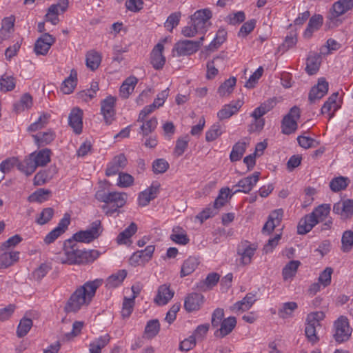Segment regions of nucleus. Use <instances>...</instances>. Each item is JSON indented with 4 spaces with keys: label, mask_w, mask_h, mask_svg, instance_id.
Instances as JSON below:
<instances>
[{
    "label": "nucleus",
    "mask_w": 353,
    "mask_h": 353,
    "mask_svg": "<svg viewBox=\"0 0 353 353\" xmlns=\"http://www.w3.org/2000/svg\"><path fill=\"white\" fill-rule=\"evenodd\" d=\"M103 283L102 279H95L85 283L70 296L65 306L66 312H77L83 306H88L96 294L97 288Z\"/></svg>",
    "instance_id": "1"
},
{
    "label": "nucleus",
    "mask_w": 353,
    "mask_h": 353,
    "mask_svg": "<svg viewBox=\"0 0 353 353\" xmlns=\"http://www.w3.org/2000/svg\"><path fill=\"white\" fill-rule=\"evenodd\" d=\"M96 199L101 202L106 203L102 206V209L105 211V214L112 216L114 213L119 212V209L122 208L126 203L128 195L125 192L97 191L95 194Z\"/></svg>",
    "instance_id": "2"
},
{
    "label": "nucleus",
    "mask_w": 353,
    "mask_h": 353,
    "mask_svg": "<svg viewBox=\"0 0 353 353\" xmlns=\"http://www.w3.org/2000/svg\"><path fill=\"white\" fill-rule=\"evenodd\" d=\"M64 257H59L61 263L69 265L82 263V250H79L77 243L72 239H67L63 243Z\"/></svg>",
    "instance_id": "3"
},
{
    "label": "nucleus",
    "mask_w": 353,
    "mask_h": 353,
    "mask_svg": "<svg viewBox=\"0 0 353 353\" xmlns=\"http://www.w3.org/2000/svg\"><path fill=\"white\" fill-rule=\"evenodd\" d=\"M101 232V223L99 220H96L91 223L90 228L76 232L70 239L77 243L78 242L89 243L97 239Z\"/></svg>",
    "instance_id": "4"
},
{
    "label": "nucleus",
    "mask_w": 353,
    "mask_h": 353,
    "mask_svg": "<svg viewBox=\"0 0 353 353\" xmlns=\"http://www.w3.org/2000/svg\"><path fill=\"white\" fill-rule=\"evenodd\" d=\"M334 327L335 332L333 336L337 343H341L349 340L352 329L347 317L341 316L335 321Z\"/></svg>",
    "instance_id": "5"
},
{
    "label": "nucleus",
    "mask_w": 353,
    "mask_h": 353,
    "mask_svg": "<svg viewBox=\"0 0 353 353\" xmlns=\"http://www.w3.org/2000/svg\"><path fill=\"white\" fill-rule=\"evenodd\" d=\"M300 109L297 106L292 107L290 112L284 116L281 121V132L284 134H291L298 128L297 120L300 118Z\"/></svg>",
    "instance_id": "6"
},
{
    "label": "nucleus",
    "mask_w": 353,
    "mask_h": 353,
    "mask_svg": "<svg viewBox=\"0 0 353 353\" xmlns=\"http://www.w3.org/2000/svg\"><path fill=\"white\" fill-rule=\"evenodd\" d=\"M203 40L204 37L203 36L198 41H179L175 43L173 52L176 51L178 57L192 54L198 51Z\"/></svg>",
    "instance_id": "7"
},
{
    "label": "nucleus",
    "mask_w": 353,
    "mask_h": 353,
    "mask_svg": "<svg viewBox=\"0 0 353 353\" xmlns=\"http://www.w3.org/2000/svg\"><path fill=\"white\" fill-rule=\"evenodd\" d=\"M212 12L209 9L199 10L191 16V21L201 33H203L206 31L208 21L212 18Z\"/></svg>",
    "instance_id": "8"
},
{
    "label": "nucleus",
    "mask_w": 353,
    "mask_h": 353,
    "mask_svg": "<svg viewBox=\"0 0 353 353\" xmlns=\"http://www.w3.org/2000/svg\"><path fill=\"white\" fill-rule=\"evenodd\" d=\"M115 103L116 99L110 95L101 102V112L107 125H110L115 119Z\"/></svg>",
    "instance_id": "9"
},
{
    "label": "nucleus",
    "mask_w": 353,
    "mask_h": 353,
    "mask_svg": "<svg viewBox=\"0 0 353 353\" xmlns=\"http://www.w3.org/2000/svg\"><path fill=\"white\" fill-rule=\"evenodd\" d=\"M329 84L325 78H320L316 85L312 87L308 94L310 103H315L321 99L328 92Z\"/></svg>",
    "instance_id": "10"
},
{
    "label": "nucleus",
    "mask_w": 353,
    "mask_h": 353,
    "mask_svg": "<svg viewBox=\"0 0 353 353\" xmlns=\"http://www.w3.org/2000/svg\"><path fill=\"white\" fill-rule=\"evenodd\" d=\"M55 37L49 33L43 34L34 43V51L37 55H46L54 43Z\"/></svg>",
    "instance_id": "11"
},
{
    "label": "nucleus",
    "mask_w": 353,
    "mask_h": 353,
    "mask_svg": "<svg viewBox=\"0 0 353 353\" xmlns=\"http://www.w3.org/2000/svg\"><path fill=\"white\" fill-rule=\"evenodd\" d=\"M256 250V246L251 244L248 241H241L237 248V254L241 256V263L248 265L252 261V258Z\"/></svg>",
    "instance_id": "12"
},
{
    "label": "nucleus",
    "mask_w": 353,
    "mask_h": 353,
    "mask_svg": "<svg viewBox=\"0 0 353 353\" xmlns=\"http://www.w3.org/2000/svg\"><path fill=\"white\" fill-rule=\"evenodd\" d=\"M128 164V160L123 154L115 156L108 164L105 170V175L108 176L119 174Z\"/></svg>",
    "instance_id": "13"
},
{
    "label": "nucleus",
    "mask_w": 353,
    "mask_h": 353,
    "mask_svg": "<svg viewBox=\"0 0 353 353\" xmlns=\"http://www.w3.org/2000/svg\"><path fill=\"white\" fill-rule=\"evenodd\" d=\"M333 212L340 215L342 219H351L353 216V200L348 199L334 203Z\"/></svg>",
    "instance_id": "14"
},
{
    "label": "nucleus",
    "mask_w": 353,
    "mask_h": 353,
    "mask_svg": "<svg viewBox=\"0 0 353 353\" xmlns=\"http://www.w3.org/2000/svg\"><path fill=\"white\" fill-rule=\"evenodd\" d=\"M353 8V0H339L335 2L327 18L332 21L338 17L345 14Z\"/></svg>",
    "instance_id": "15"
},
{
    "label": "nucleus",
    "mask_w": 353,
    "mask_h": 353,
    "mask_svg": "<svg viewBox=\"0 0 353 353\" xmlns=\"http://www.w3.org/2000/svg\"><path fill=\"white\" fill-rule=\"evenodd\" d=\"M260 175L259 172H254L248 176L241 179L235 185L239 187V189L236 190L232 194L240 192L249 193L259 181Z\"/></svg>",
    "instance_id": "16"
},
{
    "label": "nucleus",
    "mask_w": 353,
    "mask_h": 353,
    "mask_svg": "<svg viewBox=\"0 0 353 353\" xmlns=\"http://www.w3.org/2000/svg\"><path fill=\"white\" fill-rule=\"evenodd\" d=\"M19 252H10L8 249L0 248V269L7 268L12 265L19 259Z\"/></svg>",
    "instance_id": "17"
},
{
    "label": "nucleus",
    "mask_w": 353,
    "mask_h": 353,
    "mask_svg": "<svg viewBox=\"0 0 353 353\" xmlns=\"http://www.w3.org/2000/svg\"><path fill=\"white\" fill-rule=\"evenodd\" d=\"M164 46L162 43H157L153 48L150 54V63L156 70L161 69L165 63V58L163 55Z\"/></svg>",
    "instance_id": "18"
},
{
    "label": "nucleus",
    "mask_w": 353,
    "mask_h": 353,
    "mask_svg": "<svg viewBox=\"0 0 353 353\" xmlns=\"http://www.w3.org/2000/svg\"><path fill=\"white\" fill-rule=\"evenodd\" d=\"M83 111L79 108H73L68 117L70 126L77 134L82 132L83 128Z\"/></svg>",
    "instance_id": "19"
},
{
    "label": "nucleus",
    "mask_w": 353,
    "mask_h": 353,
    "mask_svg": "<svg viewBox=\"0 0 353 353\" xmlns=\"http://www.w3.org/2000/svg\"><path fill=\"white\" fill-rule=\"evenodd\" d=\"M243 104V101L237 100L236 101H232L229 104L225 105L223 108L218 112V118L219 120H223L230 118L239 111Z\"/></svg>",
    "instance_id": "20"
},
{
    "label": "nucleus",
    "mask_w": 353,
    "mask_h": 353,
    "mask_svg": "<svg viewBox=\"0 0 353 353\" xmlns=\"http://www.w3.org/2000/svg\"><path fill=\"white\" fill-rule=\"evenodd\" d=\"M204 296L200 293H191L185 299L184 307L188 312L199 310L203 303Z\"/></svg>",
    "instance_id": "21"
},
{
    "label": "nucleus",
    "mask_w": 353,
    "mask_h": 353,
    "mask_svg": "<svg viewBox=\"0 0 353 353\" xmlns=\"http://www.w3.org/2000/svg\"><path fill=\"white\" fill-rule=\"evenodd\" d=\"M174 292L170 288V285L166 284L159 287L157 294L154 298V302L159 305H166L172 299Z\"/></svg>",
    "instance_id": "22"
},
{
    "label": "nucleus",
    "mask_w": 353,
    "mask_h": 353,
    "mask_svg": "<svg viewBox=\"0 0 353 353\" xmlns=\"http://www.w3.org/2000/svg\"><path fill=\"white\" fill-rule=\"evenodd\" d=\"M236 325V320L235 317L230 316L224 319L221 323L220 328L215 331L214 336L219 338H223L232 332Z\"/></svg>",
    "instance_id": "23"
},
{
    "label": "nucleus",
    "mask_w": 353,
    "mask_h": 353,
    "mask_svg": "<svg viewBox=\"0 0 353 353\" xmlns=\"http://www.w3.org/2000/svg\"><path fill=\"white\" fill-rule=\"evenodd\" d=\"M32 157L33 155L30 154L28 156L26 157L23 161H19L17 159V169L26 176L31 175L37 168Z\"/></svg>",
    "instance_id": "24"
},
{
    "label": "nucleus",
    "mask_w": 353,
    "mask_h": 353,
    "mask_svg": "<svg viewBox=\"0 0 353 353\" xmlns=\"http://www.w3.org/2000/svg\"><path fill=\"white\" fill-rule=\"evenodd\" d=\"M255 301V294L252 293H248L242 300L235 303L231 307V310L234 312L248 310Z\"/></svg>",
    "instance_id": "25"
},
{
    "label": "nucleus",
    "mask_w": 353,
    "mask_h": 353,
    "mask_svg": "<svg viewBox=\"0 0 353 353\" xmlns=\"http://www.w3.org/2000/svg\"><path fill=\"white\" fill-rule=\"evenodd\" d=\"M15 19L13 16L5 17L1 22L0 29V41L8 39L10 33L14 30Z\"/></svg>",
    "instance_id": "26"
},
{
    "label": "nucleus",
    "mask_w": 353,
    "mask_h": 353,
    "mask_svg": "<svg viewBox=\"0 0 353 353\" xmlns=\"http://www.w3.org/2000/svg\"><path fill=\"white\" fill-rule=\"evenodd\" d=\"M50 149L45 148L41 150L35 151L32 152L30 154L33 155L32 159L34 162L37 167L45 166L50 161Z\"/></svg>",
    "instance_id": "27"
},
{
    "label": "nucleus",
    "mask_w": 353,
    "mask_h": 353,
    "mask_svg": "<svg viewBox=\"0 0 353 353\" xmlns=\"http://www.w3.org/2000/svg\"><path fill=\"white\" fill-rule=\"evenodd\" d=\"M138 79L134 76L128 77L122 83L120 88V96L123 99H128L130 94L133 92Z\"/></svg>",
    "instance_id": "28"
},
{
    "label": "nucleus",
    "mask_w": 353,
    "mask_h": 353,
    "mask_svg": "<svg viewBox=\"0 0 353 353\" xmlns=\"http://www.w3.org/2000/svg\"><path fill=\"white\" fill-rule=\"evenodd\" d=\"M323 18L321 14H315L312 16L307 24V26L304 31L303 35L305 38L312 37V33L320 28L323 24Z\"/></svg>",
    "instance_id": "29"
},
{
    "label": "nucleus",
    "mask_w": 353,
    "mask_h": 353,
    "mask_svg": "<svg viewBox=\"0 0 353 353\" xmlns=\"http://www.w3.org/2000/svg\"><path fill=\"white\" fill-rule=\"evenodd\" d=\"M276 103L273 99H269L267 101L262 103L259 107L254 109L252 112L251 117L254 119H259L262 117L266 113L273 109Z\"/></svg>",
    "instance_id": "30"
},
{
    "label": "nucleus",
    "mask_w": 353,
    "mask_h": 353,
    "mask_svg": "<svg viewBox=\"0 0 353 353\" xmlns=\"http://www.w3.org/2000/svg\"><path fill=\"white\" fill-rule=\"evenodd\" d=\"M276 103L273 99H269L267 101L262 103L259 107L254 109L252 112L251 117L254 119H259L262 117L266 113L273 109Z\"/></svg>",
    "instance_id": "31"
},
{
    "label": "nucleus",
    "mask_w": 353,
    "mask_h": 353,
    "mask_svg": "<svg viewBox=\"0 0 353 353\" xmlns=\"http://www.w3.org/2000/svg\"><path fill=\"white\" fill-rule=\"evenodd\" d=\"M276 103L273 99H269L267 101L262 103L259 107L254 109L252 112L251 117L254 119H259L262 117L266 113L273 109Z\"/></svg>",
    "instance_id": "32"
},
{
    "label": "nucleus",
    "mask_w": 353,
    "mask_h": 353,
    "mask_svg": "<svg viewBox=\"0 0 353 353\" xmlns=\"http://www.w3.org/2000/svg\"><path fill=\"white\" fill-rule=\"evenodd\" d=\"M77 83V73L72 70L70 76L61 84V90L64 94H69L73 92Z\"/></svg>",
    "instance_id": "33"
},
{
    "label": "nucleus",
    "mask_w": 353,
    "mask_h": 353,
    "mask_svg": "<svg viewBox=\"0 0 353 353\" xmlns=\"http://www.w3.org/2000/svg\"><path fill=\"white\" fill-rule=\"evenodd\" d=\"M199 264V261L196 257L190 256L185 260L180 272L181 277H185L191 274L196 270Z\"/></svg>",
    "instance_id": "34"
},
{
    "label": "nucleus",
    "mask_w": 353,
    "mask_h": 353,
    "mask_svg": "<svg viewBox=\"0 0 353 353\" xmlns=\"http://www.w3.org/2000/svg\"><path fill=\"white\" fill-rule=\"evenodd\" d=\"M321 65V57L314 54L310 55L306 61L305 71L309 75L315 74L319 70Z\"/></svg>",
    "instance_id": "35"
},
{
    "label": "nucleus",
    "mask_w": 353,
    "mask_h": 353,
    "mask_svg": "<svg viewBox=\"0 0 353 353\" xmlns=\"http://www.w3.org/2000/svg\"><path fill=\"white\" fill-rule=\"evenodd\" d=\"M137 225L132 222L130 225L123 232L119 233L117 237V242L119 245L127 244L129 239L137 232Z\"/></svg>",
    "instance_id": "36"
},
{
    "label": "nucleus",
    "mask_w": 353,
    "mask_h": 353,
    "mask_svg": "<svg viewBox=\"0 0 353 353\" xmlns=\"http://www.w3.org/2000/svg\"><path fill=\"white\" fill-rule=\"evenodd\" d=\"M32 137L39 147H43L50 143L54 139L55 134L52 130H49L46 132L33 134Z\"/></svg>",
    "instance_id": "37"
},
{
    "label": "nucleus",
    "mask_w": 353,
    "mask_h": 353,
    "mask_svg": "<svg viewBox=\"0 0 353 353\" xmlns=\"http://www.w3.org/2000/svg\"><path fill=\"white\" fill-rule=\"evenodd\" d=\"M316 225V223L313 220V218H311L309 214H307L299 221L297 226V232L299 234H305Z\"/></svg>",
    "instance_id": "38"
},
{
    "label": "nucleus",
    "mask_w": 353,
    "mask_h": 353,
    "mask_svg": "<svg viewBox=\"0 0 353 353\" xmlns=\"http://www.w3.org/2000/svg\"><path fill=\"white\" fill-rule=\"evenodd\" d=\"M32 105V97L28 93L23 94L19 101L14 104V110L20 113L30 109Z\"/></svg>",
    "instance_id": "39"
},
{
    "label": "nucleus",
    "mask_w": 353,
    "mask_h": 353,
    "mask_svg": "<svg viewBox=\"0 0 353 353\" xmlns=\"http://www.w3.org/2000/svg\"><path fill=\"white\" fill-rule=\"evenodd\" d=\"M127 276L125 270H119L117 273L110 275L106 281V286L109 288H114L122 283Z\"/></svg>",
    "instance_id": "40"
},
{
    "label": "nucleus",
    "mask_w": 353,
    "mask_h": 353,
    "mask_svg": "<svg viewBox=\"0 0 353 353\" xmlns=\"http://www.w3.org/2000/svg\"><path fill=\"white\" fill-rule=\"evenodd\" d=\"M330 211V205L323 204L316 208L312 213L309 214V215L311 218H313V220L317 224L320 221H323L324 218H325L329 214Z\"/></svg>",
    "instance_id": "41"
},
{
    "label": "nucleus",
    "mask_w": 353,
    "mask_h": 353,
    "mask_svg": "<svg viewBox=\"0 0 353 353\" xmlns=\"http://www.w3.org/2000/svg\"><path fill=\"white\" fill-rule=\"evenodd\" d=\"M51 191L44 188H40L32 193L28 198L30 203L37 202L41 203L48 200Z\"/></svg>",
    "instance_id": "42"
},
{
    "label": "nucleus",
    "mask_w": 353,
    "mask_h": 353,
    "mask_svg": "<svg viewBox=\"0 0 353 353\" xmlns=\"http://www.w3.org/2000/svg\"><path fill=\"white\" fill-rule=\"evenodd\" d=\"M85 61L87 67L94 71L101 63V57L99 52L92 50L87 52Z\"/></svg>",
    "instance_id": "43"
},
{
    "label": "nucleus",
    "mask_w": 353,
    "mask_h": 353,
    "mask_svg": "<svg viewBox=\"0 0 353 353\" xmlns=\"http://www.w3.org/2000/svg\"><path fill=\"white\" fill-rule=\"evenodd\" d=\"M170 239L176 243L183 245L188 244L190 241L185 231L180 227H175L172 229V234L170 235Z\"/></svg>",
    "instance_id": "44"
},
{
    "label": "nucleus",
    "mask_w": 353,
    "mask_h": 353,
    "mask_svg": "<svg viewBox=\"0 0 353 353\" xmlns=\"http://www.w3.org/2000/svg\"><path fill=\"white\" fill-rule=\"evenodd\" d=\"M246 150L245 142L238 141L233 147L230 154V159L232 162L239 161Z\"/></svg>",
    "instance_id": "45"
},
{
    "label": "nucleus",
    "mask_w": 353,
    "mask_h": 353,
    "mask_svg": "<svg viewBox=\"0 0 353 353\" xmlns=\"http://www.w3.org/2000/svg\"><path fill=\"white\" fill-rule=\"evenodd\" d=\"M350 180L347 177L345 176H338L335 177L330 183V188L332 191L334 192H339L341 190H345Z\"/></svg>",
    "instance_id": "46"
},
{
    "label": "nucleus",
    "mask_w": 353,
    "mask_h": 353,
    "mask_svg": "<svg viewBox=\"0 0 353 353\" xmlns=\"http://www.w3.org/2000/svg\"><path fill=\"white\" fill-rule=\"evenodd\" d=\"M236 83V79L235 77H230L225 80L218 88L217 92L219 96L225 97L232 93Z\"/></svg>",
    "instance_id": "47"
},
{
    "label": "nucleus",
    "mask_w": 353,
    "mask_h": 353,
    "mask_svg": "<svg viewBox=\"0 0 353 353\" xmlns=\"http://www.w3.org/2000/svg\"><path fill=\"white\" fill-rule=\"evenodd\" d=\"M160 330V323L157 319H152L148 321L144 334L148 339H152L156 336Z\"/></svg>",
    "instance_id": "48"
},
{
    "label": "nucleus",
    "mask_w": 353,
    "mask_h": 353,
    "mask_svg": "<svg viewBox=\"0 0 353 353\" xmlns=\"http://www.w3.org/2000/svg\"><path fill=\"white\" fill-rule=\"evenodd\" d=\"M225 59L224 52H221L219 55L214 57L212 61L207 63V74L206 77L208 79H213L217 74L218 70L215 68V62L218 61H223Z\"/></svg>",
    "instance_id": "49"
},
{
    "label": "nucleus",
    "mask_w": 353,
    "mask_h": 353,
    "mask_svg": "<svg viewBox=\"0 0 353 353\" xmlns=\"http://www.w3.org/2000/svg\"><path fill=\"white\" fill-rule=\"evenodd\" d=\"M341 250L343 252H349L353 248V231L345 230L341 237Z\"/></svg>",
    "instance_id": "50"
},
{
    "label": "nucleus",
    "mask_w": 353,
    "mask_h": 353,
    "mask_svg": "<svg viewBox=\"0 0 353 353\" xmlns=\"http://www.w3.org/2000/svg\"><path fill=\"white\" fill-rule=\"evenodd\" d=\"M300 264L299 261H290L282 270L283 279L286 281L294 277Z\"/></svg>",
    "instance_id": "51"
},
{
    "label": "nucleus",
    "mask_w": 353,
    "mask_h": 353,
    "mask_svg": "<svg viewBox=\"0 0 353 353\" xmlns=\"http://www.w3.org/2000/svg\"><path fill=\"white\" fill-rule=\"evenodd\" d=\"M32 327V320L23 317L21 319L17 330V335L19 338L25 336Z\"/></svg>",
    "instance_id": "52"
},
{
    "label": "nucleus",
    "mask_w": 353,
    "mask_h": 353,
    "mask_svg": "<svg viewBox=\"0 0 353 353\" xmlns=\"http://www.w3.org/2000/svg\"><path fill=\"white\" fill-rule=\"evenodd\" d=\"M316 321L314 323L307 322L305 328V334L309 342L312 344L317 343L319 341V338L316 335Z\"/></svg>",
    "instance_id": "53"
},
{
    "label": "nucleus",
    "mask_w": 353,
    "mask_h": 353,
    "mask_svg": "<svg viewBox=\"0 0 353 353\" xmlns=\"http://www.w3.org/2000/svg\"><path fill=\"white\" fill-rule=\"evenodd\" d=\"M227 32L224 29H219L216 37L208 46V50H214L218 48L226 39Z\"/></svg>",
    "instance_id": "54"
},
{
    "label": "nucleus",
    "mask_w": 353,
    "mask_h": 353,
    "mask_svg": "<svg viewBox=\"0 0 353 353\" xmlns=\"http://www.w3.org/2000/svg\"><path fill=\"white\" fill-rule=\"evenodd\" d=\"M339 92H334L328 97L321 108V112L322 114L330 112L332 108H334V111H336L338 109L339 107L336 104Z\"/></svg>",
    "instance_id": "55"
},
{
    "label": "nucleus",
    "mask_w": 353,
    "mask_h": 353,
    "mask_svg": "<svg viewBox=\"0 0 353 353\" xmlns=\"http://www.w3.org/2000/svg\"><path fill=\"white\" fill-rule=\"evenodd\" d=\"M219 210L216 207H215L213 204L208 205L205 209H203L200 213H199L196 219H199L201 223H203L204 221L214 216L216 214H218Z\"/></svg>",
    "instance_id": "56"
},
{
    "label": "nucleus",
    "mask_w": 353,
    "mask_h": 353,
    "mask_svg": "<svg viewBox=\"0 0 353 353\" xmlns=\"http://www.w3.org/2000/svg\"><path fill=\"white\" fill-rule=\"evenodd\" d=\"M298 305L296 302H287L283 304L281 308L278 311L279 316L282 319H286L290 316L292 312L297 309Z\"/></svg>",
    "instance_id": "57"
},
{
    "label": "nucleus",
    "mask_w": 353,
    "mask_h": 353,
    "mask_svg": "<svg viewBox=\"0 0 353 353\" xmlns=\"http://www.w3.org/2000/svg\"><path fill=\"white\" fill-rule=\"evenodd\" d=\"M54 209L52 208H44L36 219V223L43 225L48 223L54 216Z\"/></svg>",
    "instance_id": "58"
},
{
    "label": "nucleus",
    "mask_w": 353,
    "mask_h": 353,
    "mask_svg": "<svg viewBox=\"0 0 353 353\" xmlns=\"http://www.w3.org/2000/svg\"><path fill=\"white\" fill-rule=\"evenodd\" d=\"M230 191V190L229 188H223L219 190V195L213 203L218 210L224 206L227 203Z\"/></svg>",
    "instance_id": "59"
},
{
    "label": "nucleus",
    "mask_w": 353,
    "mask_h": 353,
    "mask_svg": "<svg viewBox=\"0 0 353 353\" xmlns=\"http://www.w3.org/2000/svg\"><path fill=\"white\" fill-rule=\"evenodd\" d=\"M157 123V118L152 117L141 125L139 132H141L143 136H147L156 129Z\"/></svg>",
    "instance_id": "60"
},
{
    "label": "nucleus",
    "mask_w": 353,
    "mask_h": 353,
    "mask_svg": "<svg viewBox=\"0 0 353 353\" xmlns=\"http://www.w3.org/2000/svg\"><path fill=\"white\" fill-rule=\"evenodd\" d=\"M190 141V137L188 135L179 138L176 141V145L174 148V152L177 156L182 155L186 148H188V143Z\"/></svg>",
    "instance_id": "61"
},
{
    "label": "nucleus",
    "mask_w": 353,
    "mask_h": 353,
    "mask_svg": "<svg viewBox=\"0 0 353 353\" xmlns=\"http://www.w3.org/2000/svg\"><path fill=\"white\" fill-rule=\"evenodd\" d=\"M0 85L1 91H11L15 88V79L12 76H2L0 79Z\"/></svg>",
    "instance_id": "62"
},
{
    "label": "nucleus",
    "mask_w": 353,
    "mask_h": 353,
    "mask_svg": "<svg viewBox=\"0 0 353 353\" xmlns=\"http://www.w3.org/2000/svg\"><path fill=\"white\" fill-rule=\"evenodd\" d=\"M222 134L221 125L216 123L212 125L211 128L205 133V140L208 142L213 141Z\"/></svg>",
    "instance_id": "63"
},
{
    "label": "nucleus",
    "mask_w": 353,
    "mask_h": 353,
    "mask_svg": "<svg viewBox=\"0 0 353 353\" xmlns=\"http://www.w3.org/2000/svg\"><path fill=\"white\" fill-rule=\"evenodd\" d=\"M51 265L48 263H41L33 272L32 276L35 280L42 279L51 270Z\"/></svg>",
    "instance_id": "64"
}]
</instances>
